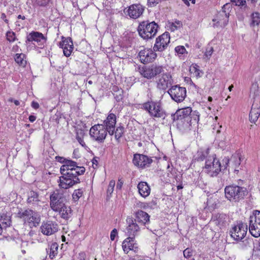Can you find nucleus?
<instances>
[{"label": "nucleus", "instance_id": "5fc2aeb1", "mask_svg": "<svg viewBox=\"0 0 260 260\" xmlns=\"http://www.w3.org/2000/svg\"><path fill=\"white\" fill-rule=\"evenodd\" d=\"M213 49L212 48H210L209 50H207L205 53V55L208 57L211 56L213 53Z\"/></svg>", "mask_w": 260, "mask_h": 260}, {"label": "nucleus", "instance_id": "2eb2a0df", "mask_svg": "<svg viewBox=\"0 0 260 260\" xmlns=\"http://www.w3.org/2000/svg\"><path fill=\"white\" fill-rule=\"evenodd\" d=\"M133 162L135 166L143 169L149 167L152 163V160L145 155L135 154Z\"/></svg>", "mask_w": 260, "mask_h": 260}, {"label": "nucleus", "instance_id": "6ab92c4d", "mask_svg": "<svg viewBox=\"0 0 260 260\" xmlns=\"http://www.w3.org/2000/svg\"><path fill=\"white\" fill-rule=\"evenodd\" d=\"M126 222L128 224L126 228L127 235L128 237L135 238L137 233L140 231V228L132 218H127Z\"/></svg>", "mask_w": 260, "mask_h": 260}, {"label": "nucleus", "instance_id": "c85d7f7f", "mask_svg": "<svg viewBox=\"0 0 260 260\" xmlns=\"http://www.w3.org/2000/svg\"><path fill=\"white\" fill-rule=\"evenodd\" d=\"M116 115L113 113H110L105 120L104 123L106 129L114 128L116 124Z\"/></svg>", "mask_w": 260, "mask_h": 260}, {"label": "nucleus", "instance_id": "79ce46f5", "mask_svg": "<svg viewBox=\"0 0 260 260\" xmlns=\"http://www.w3.org/2000/svg\"><path fill=\"white\" fill-rule=\"evenodd\" d=\"M2 223L4 227H8L10 226L11 224V220L10 216H6L4 217H2Z\"/></svg>", "mask_w": 260, "mask_h": 260}, {"label": "nucleus", "instance_id": "052dcab7", "mask_svg": "<svg viewBox=\"0 0 260 260\" xmlns=\"http://www.w3.org/2000/svg\"><path fill=\"white\" fill-rule=\"evenodd\" d=\"M98 126H100V125H94V126H92L89 130H98Z\"/></svg>", "mask_w": 260, "mask_h": 260}, {"label": "nucleus", "instance_id": "bf43d9fd", "mask_svg": "<svg viewBox=\"0 0 260 260\" xmlns=\"http://www.w3.org/2000/svg\"><path fill=\"white\" fill-rule=\"evenodd\" d=\"M19 48V46L17 45H15L13 46V47H12V51L16 52L18 51Z\"/></svg>", "mask_w": 260, "mask_h": 260}, {"label": "nucleus", "instance_id": "3c124183", "mask_svg": "<svg viewBox=\"0 0 260 260\" xmlns=\"http://www.w3.org/2000/svg\"><path fill=\"white\" fill-rule=\"evenodd\" d=\"M191 119L198 123L200 119L199 113L197 111H193L191 114Z\"/></svg>", "mask_w": 260, "mask_h": 260}, {"label": "nucleus", "instance_id": "a878e982", "mask_svg": "<svg viewBox=\"0 0 260 260\" xmlns=\"http://www.w3.org/2000/svg\"><path fill=\"white\" fill-rule=\"evenodd\" d=\"M228 216L223 213H219L214 217L213 221L214 223L220 229L225 226L228 223Z\"/></svg>", "mask_w": 260, "mask_h": 260}, {"label": "nucleus", "instance_id": "e2e57ef3", "mask_svg": "<svg viewBox=\"0 0 260 260\" xmlns=\"http://www.w3.org/2000/svg\"><path fill=\"white\" fill-rule=\"evenodd\" d=\"M18 19H21L23 20H24L25 19V17L24 16H21V15H19L17 17Z\"/></svg>", "mask_w": 260, "mask_h": 260}, {"label": "nucleus", "instance_id": "6e6d98bb", "mask_svg": "<svg viewBox=\"0 0 260 260\" xmlns=\"http://www.w3.org/2000/svg\"><path fill=\"white\" fill-rule=\"evenodd\" d=\"M31 107L35 109H37L39 108L40 106L38 103L33 101L31 103Z\"/></svg>", "mask_w": 260, "mask_h": 260}, {"label": "nucleus", "instance_id": "412c9836", "mask_svg": "<svg viewBox=\"0 0 260 260\" xmlns=\"http://www.w3.org/2000/svg\"><path fill=\"white\" fill-rule=\"evenodd\" d=\"M135 238L128 237L122 242V248L125 253H128L129 251H134L137 252L138 251V247L136 244L134 243Z\"/></svg>", "mask_w": 260, "mask_h": 260}, {"label": "nucleus", "instance_id": "de8ad7c7", "mask_svg": "<svg viewBox=\"0 0 260 260\" xmlns=\"http://www.w3.org/2000/svg\"><path fill=\"white\" fill-rule=\"evenodd\" d=\"M115 181L111 180L109 182L108 189H107V193L109 194H111L114 190V188L115 186Z\"/></svg>", "mask_w": 260, "mask_h": 260}, {"label": "nucleus", "instance_id": "49530a36", "mask_svg": "<svg viewBox=\"0 0 260 260\" xmlns=\"http://www.w3.org/2000/svg\"><path fill=\"white\" fill-rule=\"evenodd\" d=\"M109 134L112 136L114 135L115 138L118 140L123 135L122 131H108Z\"/></svg>", "mask_w": 260, "mask_h": 260}, {"label": "nucleus", "instance_id": "09e8293b", "mask_svg": "<svg viewBox=\"0 0 260 260\" xmlns=\"http://www.w3.org/2000/svg\"><path fill=\"white\" fill-rule=\"evenodd\" d=\"M51 0H37V4L41 7H45L49 4Z\"/></svg>", "mask_w": 260, "mask_h": 260}, {"label": "nucleus", "instance_id": "423d86ee", "mask_svg": "<svg viewBox=\"0 0 260 260\" xmlns=\"http://www.w3.org/2000/svg\"><path fill=\"white\" fill-rule=\"evenodd\" d=\"M249 231L252 236L256 238L260 236V211H254L250 216Z\"/></svg>", "mask_w": 260, "mask_h": 260}, {"label": "nucleus", "instance_id": "f257e3e1", "mask_svg": "<svg viewBox=\"0 0 260 260\" xmlns=\"http://www.w3.org/2000/svg\"><path fill=\"white\" fill-rule=\"evenodd\" d=\"M59 161L63 162L60 169L61 176L59 177L58 186L60 188L67 189L80 182L78 176L82 175L85 171L83 167L78 166L77 163L72 160L59 157Z\"/></svg>", "mask_w": 260, "mask_h": 260}, {"label": "nucleus", "instance_id": "4be33fe9", "mask_svg": "<svg viewBox=\"0 0 260 260\" xmlns=\"http://www.w3.org/2000/svg\"><path fill=\"white\" fill-rule=\"evenodd\" d=\"M135 221L141 225H145L150 221V216L145 211L138 210L135 213Z\"/></svg>", "mask_w": 260, "mask_h": 260}, {"label": "nucleus", "instance_id": "473e14b6", "mask_svg": "<svg viewBox=\"0 0 260 260\" xmlns=\"http://www.w3.org/2000/svg\"><path fill=\"white\" fill-rule=\"evenodd\" d=\"M139 72L143 77L148 79L153 78V76L151 75L152 71L150 66L139 68Z\"/></svg>", "mask_w": 260, "mask_h": 260}, {"label": "nucleus", "instance_id": "e433bc0d", "mask_svg": "<svg viewBox=\"0 0 260 260\" xmlns=\"http://www.w3.org/2000/svg\"><path fill=\"white\" fill-rule=\"evenodd\" d=\"M189 72L190 74L195 77L199 78L201 76L200 75V70L199 67L197 64H192L189 68Z\"/></svg>", "mask_w": 260, "mask_h": 260}, {"label": "nucleus", "instance_id": "5701e85b", "mask_svg": "<svg viewBox=\"0 0 260 260\" xmlns=\"http://www.w3.org/2000/svg\"><path fill=\"white\" fill-rule=\"evenodd\" d=\"M192 109L189 107L178 109L176 113L172 116L173 120H182L191 114Z\"/></svg>", "mask_w": 260, "mask_h": 260}, {"label": "nucleus", "instance_id": "338daca9", "mask_svg": "<svg viewBox=\"0 0 260 260\" xmlns=\"http://www.w3.org/2000/svg\"><path fill=\"white\" fill-rule=\"evenodd\" d=\"M233 87H234V86L233 85H231V86H230L229 87V90L230 91H232V90L233 88Z\"/></svg>", "mask_w": 260, "mask_h": 260}, {"label": "nucleus", "instance_id": "b1692460", "mask_svg": "<svg viewBox=\"0 0 260 260\" xmlns=\"http://www.w3.org/2000/svg\"><path fill=\"white\" fill-rule=\"evenodd\" d=\"M137 188L139 194L143 198H146L150 194L151 188L146 182L141 181L139 182L137 185Z\"/></svg>", "mask_w": 260, "mask_h": 260}, {"label": "nucleus", "instance_id": "864d4df0", "mask_svg": "<svg viewBox=\"0 0 260 260\" xmlns=\"http://www.w3.org/2000/svg\"><path fill=\"white\" fill-rule=\"evenodd\" d=\"M117 231L116 229H114L111 232L110 234V239L112 241H114L115 240V237L117 236Z\"/></svg>", "mask_w": 260, "mask_h": 260}, {"label": "nucleus", "instance_id": "c9c22d12", "mask_svg": "<svg viewBox=\"0 0 260 260\" xmlns=\"http://www.w3.org/2000/svg\"><path fill=\"white\" fill-rule=\"evenodd\" d=\"M150 67L152 71L151 75L153 78L164 71L163 67L161 66L152 64Z\"/></svg>", "mask_w": 260, "mask_h": 260}, {"label": "nucleus", "instance_id": "7ed1b4c3", "mask_svg": "<svg viewBox=\"0 0 260 260\" xmlns=\"http://www.w3.org/2000/svg\"><path fill=\"white\" fill-rule=\"evenodd\" d=\"M158 26L154 22L143 21L140 23L138 30L139 35L144 39L148 40L154 37L157 31Z\"/></svg>", "mask_w": 260, "mask_h": 260}, {"label": "nucleus", "instance_id": "1a4fd4ad", "mask_svg": "<svg viewBox=\"0 0 260 260\" xmlns=\"http://www.w3.org/2000/svg\"><path fill=\"white\" fill-rule=\"evenodd\" d=\"M230 8V5L226 4L222 7V11L219 12L213 19V26L214 27H224L229 21V15L226 12L225 9Z\"/></svg>", "mask_w": 260, "mask_h": 260}, {"label": "nucleus", "instance_id": "393cba45", "mask_svg": "<svg viewBox=\"0 0 260 260\" xmlns=\"http://www.w3.org/2000/svg\"><path fill=\"white\" fill-rule=\"evenodd\" d=\"M27 203L35 207H40L43 202L41 201L38 193L34 191H30L28 193Z\"/></svg>", "mask_w": 260, "mask_h": 260}, {"label": "nucleus", "instance_id": "f8f14e48", "mask_svg": "<svg viewBox=\"0 0 260 260\" xmlns=\"http://www.w3.org/2000/svg\"><path fill=\"white\" fill-rule=\"evenodd\" d=\"M172 83L171 75L169 73H165L158 77L156 80V87L160 90L165 91Z\"/></svg>", "mask_w": 260, "mask_h": 260}, {"label": "nucleus", "instance_id": "4468645a", "mask_svg": "<svg viewBox=\"0 0 260 260\" xmlns=\"http://www.w3.org/2000/svg\"><path fill=\"white\" fill-rule=\"evenodd\" d=\"M242 159V155L239 153L233 154L230 159L228 158H225L223 159V162L225 163L224 169L227 168L229 166V167L235 169V171H238V170L236 169L239 167Z\"/></svg>", "mask_w": 260, "mask_h": 260}, {"label": "nucleus", "instance_id": "a19ab883", "mask_svg": "<svg viewBox=\"0 0 260 260\" xmlns=\"http://www.w3.org/2000/svg\"><path fill=\"white\" fill-rule=\"evenodd\" d=\"M84 131H76V139L78 142L82 145V146L84 147L85 146V143L83 141V137H84Z\"/></svg>", "mask_w": 260, "mask_h": 260}, {"label": "nucleus", "instance_id": "a18cd8bd", "mask_svg": "<svg viewBox=\"0 0 260 260\" xmlns=\"http://www.w3.org/2000/svg\"><path fill=\"white\" fill-rule=\"evenodd\" d=\"M175 51L180 55H182L185 53H187V51L186 49L183 46H178L175 47Z\"/></svg>", "mask_w": 260, "mask_h": 260}, {"label": "nucleus", "instance_id": "37998d69", "mask_svg": "<svg viewBox=\"0 0 260 260\" xmlns=\"http://www.w3.org/2000/svg\"><path fill=\"white\" fill-rule=\"evenodd\" d=\"M259 89L258 84L257 82L253 83L250 88V93L254 95H257Z\"/></svg>", "mask_w": 260, "mask_h": 260}, {"label": "nucleus", "instance_id": "c756f323", "mask_svg": "<svg viewBox=\"0 0 260 260\" xmlns=\"http://www.w3.org/2000/svg\"><path fill=\"white\" fill-rule=\"evenodd\" d=\"M107 131H89L90 135L94 140L102 141L107 135Z\"/></svg>", "mask_w": 260, "mask_h": 260}, {"label": "nucleus", "instance_id": "f3484780", "mask_svg": "<svg viewBox=\"0 0 260 260\" xmlns=\"http://www.w3.org/2000/svg\"><path fill=\"white\" fill-rule=\"evenodd\" d=\"M154 51L150 49L141 50L139 53L141 62L145 64L153 61L156 57V54Z\"/></svg>", "mask_w": 260, "mask_h": 260}, {"label": "nucleus", "instance_id": "dca6fc26", "mask_svg": "<svg viewBox=\"0 0 260 260\" xmlns=\"http://www.w3.org/2000/svg\"><path fill=\"white\" fill-rule=\"evenodd\" d=\"M144 11V7L140 4H134L130 6L124 13L130 18L137 19L140 17Z\"/></svg>", "mask_w": 260, "mask_h": 260}, {"label": "nucleus", "instance_id": "7c9ffc66", "mask_svg": "<svg viewBox=\"0 0 260 260\" xmlns=\"http://www.w3.org/2000/svg\"><path fill=\"white\" fill-rule=\"evenodd\" d=\"M58 244L54 242L52 243L48 248H46V252L51 259H53L57 254Z\"/></svg>", "mask_w": 260, "mask_h": 260}, {"label": "nucleus", "instance_id": "774afa93", "mask_svg": "<svg viewBox=\"0 0 260 260\" xmlns=\"http://www.w3.org/2000/svg\"><path fill=\"white\" fill-rule=\"evenodd\" d=\"M177 189L179 190L180 189H182L183 188V186L182 185H179L177 186Z\"/></svg>", "mask_w": 260, "mask_h": 260}, {"label": "nucleus", "instance_id": "f03ea898", "mask_svg": "<svg viewBox=\"0 0 260 260\" xmlns=\"http://www.w3.org/2000/svg\"><path fill=\"white\" fill-rule=\"evenodd\" d=\"M226 198L231 202H239L244 199L247 193V189L237 185H230L224 189Z\"/></svg>", "mask_w": 260, "mask_h": 260}, {"label": "nucleus", "instance_id": "4c0bfd02", "mask_svg": "<svg viewBox=\"0 0 260 260\" xmlns=\"http://www.w3.org/2000/svg\"><path fill=\"white\" fill-rule=\"evenodd\" d=\"M260 23V14L258 13H253L251 15V25L254 26L258 25Z\"/></svg>", "mask_w": 260, "mask_h": 260}, {"label": "nucleus", "instance_id": "20e7f679", "mask_svg": "<svg viewBox=\"0 0 260 260\" xmlns=\"http://www.w3.org/2000/svg\"><path fill=\"white\" fill-rule=\"evenodd\" d=\"M144 109L147 111L150 116L153 118H164L165 112L161 107L160 103L150 101L144 103L143 105Z\"/></svg>", "mask_w": 260, "mask_h": 260}, {"label": "nucleus", "instance_id": "ea45409f", "mask_svg": "<svg viewBox=\"0 0 260 260\" xmlns=\"http://www.w3.org/2000/svg\"><path fill=\"white\" fill-rule=\"evenodd\" d=\"M83 190L82 188H79L74 190L72 197L74 201L77 202L83 196Z\"/></svg>", "mask_w": 260, "mask_h": 260}, {"label": "nucleus", "instance_id": "f704fd0d", "mask_svg": "<svg viewBox=\"0 0 260 260\" xmlns=\"http://www.w3.org/2000/svg\"><path fill=\"white\" fill-rule=\"evenodd\" d=\"M168 29L174 31L182 26V23L180 21L175 20L174 22H168L167 24Z\"/></svg>", "mask_w": 260, "mask_h": 260}, {"label": "nucleus", "instance_id": "ddd939ff", "mask_svg": "<svg viewBox=\"0 0 260 260\" xmlns=\"http://www.w3.org/2000/svg\"><path fill=\"white\" fill-rule=\"evenodd\" d=\"M59 229L58 224L52 221H47L43 222L41 227L40 231L41 233L47 236L53 235L58 231Z\"/></svg>", "mask_w": 260, "mask_h": 260}, {"label": "nucleus", "instance_id": "13d9d810", "mask_svg": "<svg viewBox=\"0 0 260 260\" xmlns=\"http://www.w3.org/2000/svg\"><path fill=\"white\" fill-rule=\"evenodd\" d=\"M8 101H9V102H14V104H15V105L16 106H18V105H19V104H20V102H19V101H18V100H13V99L12 98H10V99L8 100Z\"/></svg>", "mask_w": 260, "mask_h": 260}, {"label": "nucleus", "instance_id": "2f4dec72", "mask_svg": "<svg viewBox=\"0 0 260 260\" xmlns=\"http://www.w3.org/2000/svg\"><path fill=\"white\" fill-rule=\"evenodd\" d=\"M30 218L27 224L30 228L36 227L39 225L41 221L40 216L37 212L32 215Z\"/></svg>", "mask_w": 260, "mask_h": 260}, {"label": "nucleus", "instance_id": "bb28decb", "mask_svg": "<svg viewBox=\"0 0 260 260\" xmlns=\"http://www.w3.org/2000/svg\"><path fill=\"white\" fill-rule=\"evenodd\" d=\"M36 212L31 209L21 210L17 213V217L22 219L24 223L27 224L32 215H34Z\"/></svg>", "mask_w": 260, "mask_h": 260}, {"label": "nucleus", "instance_id": "603ef678", "mask_svg": "<svg viewBox=\"0 0 260 260\" xmlns=\"http://www.w3.org/2000/svg\"><path fill=\"white\" fill-rule=\"evenodd\" d=\"M192 251L190 248H186L183 251V255L186 258H189L191 256H192Z\"/></svg>", "mask_w": 260, "mask_h": 260}, {"label": "nucleus", "instance_id": "6e6552de", "mask_svg": "<svg viewBox=\"0 0 260 260\" xmlns=\"http://www.w3.org/2000/svg\"><path fill=\"white\" fill-rule=\"evenodd\" d=\"M247 231V225L241 221L237 222L230 231V234L235 240L240 241L246 236Z\"/></svg>", "mask_w": 260, "mask_h": 260}, {"label": "nucleus", "instance_id": "c03bdc74", "mask_svg": "<svg viewBox=\"0 0 260 260\" xmlns=\"http://www.w3.org/2000/svg\"><path fill=\"white\" fill-rule=\"evenodd\" d=\"M7 39L10 42H13L16 40L15 34L13 31H8L6 34Z\"/></svg>", "mask_w": 260, "mask_h": 260}, {"label": "nucleus", "instance_id": "58836bf2", "mask_svg": "<svg viewBox=\"0 0 260 260\" xmlns=\"http://www.w3.org/2000/svg\"><path fill=\"white\" fill-rule=\"evenodd\" d=\"M25 55L23 53H17L15 56V61L20 66H25L26 64V61L24 59Z\"/></svg>", "mask_w": 260, "mask_h": 260}, {"label": "nucleus", "instance_id": "4d7b16f0", "mask_svg": "<svg viewBox=\"0 0 260 260\" xmlns=\"http://www.w3.org/2000/svg\"><path fill=\"white\" fill-rule=\"evenodd\" d=\"M86 254L84 252L80 253L79 254V258L80 260H85Z\"/></svg>", "mask_w": 260, "mask_h": 260}, {"label": "nucleus", "instance_id": "72a5a7b5", "mask_svg": "<svg viewBox=\"0 0 260 260\" xmlns=\"http://www.w3.org/2000/svg\"><path fill=\"white\" fill-rule=\"evenodd\" d=\"M260 115V111L257 108H251L249 114V120L251 123H255Z\"/></svg>", "mask_w": 260, "mask_h": 260}, {"label": "nucleus", "instance_id": "680f3d73", "mask_svg": "<svg viewBox=\"0 0 260 260\" xmlns=\"http://www.w3.org/2000/svg\"><path fill=\"white\" fill-rule=\"evenodd\" d=\"M29 120L30 121L33 122V121H34L36 120V117L34 116H30L29 117Z\"/></svg>", "mask_w": 260, "mask_h": 260}, {"label": "nucleus", "instance_id": "9d476101", "mask_svg": "<svg viewBox=\"0 0 260 260\" xmlns=\"http://www.w3.org/2000/svg\"><path fill=\"white\" fill-rule=\"evenodd\" d=\"M168 93L171 98L177 103L182 102L186 96V88L178 85L172 86L168 90Z\"/></svg>", "mask_w": 260, "mask_h": 260}, {"label": "nucleus", "instance_id": "0eeeda50", "mask_svg": "<svg viewBox=\"0 0 260 260\" xmlns=\"http://www.w3.org/2000/svg\"><path fill=\"white\" fill-rule=\"evenodd\" d=\"M50 206L53 211L57 210L64 205L66 198L64 191L60 189L55 190L50 196Z\"/></svg>", "mask_w": 260, "mask_h": 260}, {"label": "nucleus", "instance_id": "39448f33", "mask_svg": "<svg viewBox=\"0 0 260 260\" xmlns=\"http://www.w3.org/2000/svg\"><path fill=\"white\" fill-rule=\"evenodd\" d=\"M221 170V166L219 160L215 156H209L206 160L204 171L210 177L216 176Z\"/></svg>", "mask_w": 260, "mask_h": 260}, {"label": "nucleus", "instance_id": "9b49d317", "mask_svg": "<svg viewBox=\"0 0 260 260\" xmlns=\"http://www.w3.org/2000/svg\"><path fill=\"white\" fill-rule=\"evenodd\" d=\"M169 33L166 32L156 38L153 47L154 51H162L165 50L170 43Z\"/></svg>", "mask_w": 260, "mask_h": 260}, {"label": "nucleus", "instance_id": "cd10ccee", "mask_svg": "<svg viewBox=\"0 0 260 260\" xmlns=\"http://www.w3.org/2000/svg\"><path fill=\"white\" fill-rule=\"evenodd\" d=\"M54 211L58 212L60 216L66 219H69L72 215L71 208L69 206H66L65 204L61 206L60 208Z\"/></svg>", "mask_w": 260, "mask_h": 260}, {"label": "nucleus", "instance_id": "aec40b11", "mask_svg": "<svg viewBox=\"0 0 260 260\" xmlns=\"http://www.w3.org/2000/svg\"><path fill=\"white\" fill-rule=\"evenodd\" d=\"M60 47L62 49L64 55L69 57L73 50V43L70 38H62V40L59 43Z\"/></svg>", "mask_w": 260, "mask_h": 260}, {"label": "nucleus", "instance_id": "69168bd1", "mask_svg": "<svg viewBox=\"0 0 260 260\" xmlns=\"http://www.w3.org/2000/svg\"><path fill=\"white\" fill-rule=\"evenodd\" d=\"M184 2V3L187 6L189 5V3L187 0H183Z\"/></svg>", "mask_w": 260, "mask_h": 260}, {"label": "nucleus", "instance_id": "0e129e2a", "mask_svg": "<svg viewBox=\"0 0 260 260\" xmlns=\"http://www.w3.org/2000/svg\"><path fill=\"white\" fill-rule=\"evenodd\" d=\"M122 186V183L121 182H118L117 184V188H119V189L121 188Z\"/></svg>", "mask_w": 260, "mask_h": 260}, {"label": "nucleus", "instance_id": "a211bd4d", "mask_svg": "<svg viewBox=\"0 0 260 260\" xmlns=\"http://www.w3.org/2000/svg\"><path fill=\"white\" fill-rule=\"evenodd\" d=\"M46 41V38L42 33L37 31H32L27 35L26 42H35L36 43V45L42 48L45 43ZM34 44L36 45V44Z\"/></svg>", "mask_w": 260, "mask_h": 260}, {"label": "nucleus", "instance_id": "8fccbe9b", "mask_svg": "<svg viewBox=\"0 0 260 260\" xmlns=\"http://www.w3.org/2000/svg\"><path fill=\"white\" fill-rule=\"evenodd\" d=\"M232 3L237 6H243L245 5V0H231Z\"/></svg>", "mask_w": 260, "mask_h": 260}]
</instances>
